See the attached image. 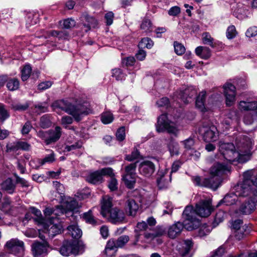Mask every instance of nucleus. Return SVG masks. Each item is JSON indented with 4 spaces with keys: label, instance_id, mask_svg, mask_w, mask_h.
<instances>
[{
    "label": "nucleus",
    "instance_id": "nucleus-40",
    "mask_svg": "<svg viewBox=\"0 0 257 257\" xmlns=\"http://www.w3.org/2000/svg\"><path fill=\"white\" fill-rule=\"evenodd\" d=\"M86 21L87 22V24H85L84 26L87 29L85 30V31L89 30L90 28H95L97 25V21L93 17L87 16L85 17Z\"/></svg>",
    "mask_w": 257,
    "mask_h": 257
},
{
    "label": "nucleus",
    "instance_id": "nucleus-30",
    "mask_svg": "<svg viewBox=\"0 0 257 257\" xmlns=\"http://www.w3.org/2000/svg\"><path fill=\"white\" fill-rule=\"evenodd\" d=\"M63 205L67 211L68 214L71 213L72 211L80 207L78 203L74 199H71L70 201H67L64 203Z\"/></svg>",
    "mask_w": 257,
    "mask_h": 257
},
{
    "label": "nucleus",
    "instance_id": "nucleus-7",
    "mask_svg": "<svg viewBox=\"0 0 257 257\" xmlns=\"http://www.w3.org/2000/svg\"><path fill=\"white\" fill-rule=\"evenodd\" d=\"M130 240L128 235H124L119 236L117 239H109L106 245L105 252L107 255L112 256L118 247H122Z\"/></svg>",
    "mask_w": 257,
    "mask_h": 257
},
{
    "label": "nucleus",
    "instance_id": "nucleus-37",
    "mask_svg": "<svg viewBox=\"0 0 257 257\" xmlns=\"http://www.w3.org/2000/svg\"><path fill=\"white\" fill-rule=\"evenodd\" d=\"M114 119L113 115L110 111H105L101 114V120L103 123H111Z\"/></svg>",
    "mask_w": 257,
    "mask_h": 257
},
{
    "label": "nucleus",
    "instance_id": "nucleus-4",
    "mask_svg": "<svg viewBox=\"0 0 257 257\" xmlns=\"http://www.w3.org/2000/svg\"><path fill=\"white\" fill-rule=\"evenodd\" d=\"M230 172V167L223 163H216L210 168L211 177L205 178L203 181V185L216 190L220 185V179L217 176L222 175Z\"/></svg>",
    "mask_w": 257,
    "mask_h": 257
},
{
    "label": "nucleus",
    "instance_id": "nucleus-48",
    "mask_svg": "<svg viewBox=\"0 0 257 257\" xmlns=\"http://www.w3.org/2000/svg\"><path fill=\"white\" fill-rule=\"evenodd\" d=\"M68 214L67 211L65 209L64 205L58 206L54 209V218H57V217L62 214Z\"/></svg>",
    "mask_w": 257,
    "mask_h": 257
},
{
    "label": "nucleus",
    "instance_id": "nucleus-27",
    "mask_svg": "<svg viewBox=\"0 0 257 257\" xmlns=\"http://www.w3.org/2000/svg\"><path fill=\"white\" fill-rule=\"evenodd\" d=\"M257 175L255 170L253 169L248 170L245 172L243 175V181L241 182L253 184V178L255 177Z\"/></svg>",
    "mask_w": 257,
    "mask_h": 257
},
{
    "label": "nucleus",
    "instance_id": "nucleus-5",
    "mask_svg": "<svg viewBox=\"0 0 257 257\" xmlns=\"http://www.w3.org/2000/svg\"><path fill=\"white\" fill-rule=\"evenodd\" d=\"M237 108L240 111H250L243 117V121L246 124L257 125V101L241 100L237 103Z\"/></svg>",
    "mask_w": 257,
    "mask_h": 257
},
{
    "label": "nucleus",
    "instance_id": "nucleus-43",
    "mask_svg": "<svg viewBox=\"0 0 257 257\" xmlns=\"http://www.w3.org/2000/svg\"><path fill=\"white\" fill-rule=\"evenodd\" d=\"M32 69L29 65H25L21 71V78L23 81L27 80L30 77Z\"/></svg>",
    "mask_w": 257,
    "mask_h": 257
},
{
    "label": "nucleus",
    "instance_id": "nucleus-56",
    "mask_svg": "<svg viewBox=\"0 0 257 257\" xmlns=\"http://www.w3.org/2000/svg\"><path fill=\"white\" fill-rule=\"evenodd\" d=\"M257 35V27L252 26L248 28L245 32V36L248 38L254 37Z\"/></svg>",
    "mask_w": 257,
    "mask_h": 257
},
{
    "label": "nucleus",
    "instance_id": "nucleus-13",
    "mask_svg": "<svg viewBox=\"0 0 257 257\" xmlns=\"http://www.w3.org/2000/svg\"><path fill=\"white\" fill-rule=\"evenodd\" d=\"M171 180V174H169V170L161 169L157 173V182L159 188L161 189L168 187Z\"/></svg>",
    "mask_w": 257,
    "mask_h": 257
},
{
    "label": "nucleus",
    "instance_id": "nucleus-6",
    "mask_svg": "<svg viewBox=\"0 0 257 257\" xmlns=\"http://www.w3.org/2000/svg\"><path fill=\"white\" fill-rule=\"evenodd\" d=\"M157 130L158 132L167 131L168 133L177 136L179 129L176 123L170 120L166 114H163L158 119Z\"/></svg>",
    "mask_w": 257,
    "mask_h": 257
},
{
    "label": "nucleus",
    "instance_id": "nucleus-53",
    "mask_svg": "<svg viewBox=\"0 0 257 257\" xmlns=\"http://www.w3.org/2000/svg\"><path fill=\"white\" fill-rule=\"evenodd\" d=\"M112 76L117 80H122L124 77V75L119 68H115L112 70Z\"/></svg>",
    "mask_w": 257,
    "mask_h": 257
},
{
    "label": "nucleus",
    "instance_id": "nucleus-58",
    "mask_svg": "<svg viewBox=\"0 0 257 257\" xmlns=\"http://www.w3.org/2000/svg\"><path fill=\"white\" fill-rule=\"evenodd\" d=\"M16 183L20 184L22 187L26 189L30 186V183L25 179L21 178L18 176H16Z\"/></svg>",
    "mask_w": 257,
    "mask_h": 257
},
{
    "label": "nucleus",
    "instance_id": "nucleus-19",
    "mask_svg": "<svg viewBox=\"0 0 257 257\" xmlns=\"http://www.w3.org/2000/svg\"><path fill=\"white\" fill-rule=\"evenodd\" d=\"M48 245L46 243L35 242L32 245V251L35 257H38L45 253L47 250Z\"/></svg>",
    "mask_w": 257,
    "mask_h": 257
},
{
    "label": "nucleus",
    "instance_id": "nucleus-63",
    "mask_svg": "<svg viewBox=\"0 0 257 257\" xmlns=\"http://www.w3.org/2000/svg\"><path fill=\"white\" fill-rule=\"evenodd\" d=\"M140 156V153L137 149H135L131 155H127L125 156V159L128 161H132L138 159Z\"/></svg>",
    "mask_w": 257,
    "mask_h": 257
},
{
    "label": "nucleus",
    "instance_id": "nucleus-11",
    "mask_svg": "<svg viewBox=\"0 0 257 257\" xmlns=\"http://www.w3.org/2000/svg\"><path fill=\"white\" fill-rule=\"evenodd\" d=\"M5 247L11 253L19 256H21L25 250L24 242L18 238H12L8 240L5 244Z\"/></svg>",
    "mask_w": 257,
    "mask_h": 257
},
{
    "label": "nucleus",
    "instance_id": "nucleus-64",
    "mask_svg": "<svg viewBox=\"0 0 257 257\" xmlns=\"http://www.w3.org/2000/svg\"><path fill=\"white\" fill-rule=\"evenodd\" d=\"M156 104L159 107H167L169 104V100L167 97H163L158 100Z\"/></svg>",
    "mask_w": 257,
    "mask_h": 257
},
{
    "label": "nucleus",
    "instance_id": "nucleus-15",
    "mask_svg": "<svg viewBox=\"0 0 257 257\" xmlns=\"http://www.w3.org/2000/svg\"><path fill=\"white\" fill-rule=\"evenodd\" d=\"M107 218L110 222L113 223H117L122 222L125 218L124 212L120 209L114 208L111 209L107 213Z\"/></svg>",
    "mask_w": 257,
    "mask_h": 257
},
{
    "label": "nucleus",
    "instance_id": "nucleus-9",
    "mask_svg": "<svg viewBox=\"0 0 257 257\" xmlns=\"http://www.w3.org/2000/svg\"><path fill=\"white\" fill-rule=\"evenodd\" d=\"M199 134L206 142H215L219 138V133L214 125H203L199 129Z\"/></svg>",
    "mask_w": 257,
    "mask_h": 257
},
{
    "label": "nucleus",
    "instance_id": "nucleus-45",
    "mask_svg": "<svg viewBox=\"0 0 257 257\" xmlns=\"http://www.w3.org/2000/svg\"><path fill=\"white\" fill-rule=\"evenodd\" d=\"M30 211L37 217L36 220L38 221L40 224L42 225L45 221V219L42 217L41 212L40 210L35 207H31L30 208Z\"/></svg>",
    "mask_w": 257,
    "mask_h": 257
},
{
    "label": "nucleus",
    "instance_id": "nucleus-14",
    "mask_svg": "<svg viewBox=\"0 0 257 257\" xmlns=\"http://www.w3.org/2000/svg\"><path fill=\"white\" fill-rule=\"evenodd\" d=\"M139 170L141 175L146 177H150L155 172V166L151 161H144L140 164Z\"/></svg>",
    "mask_w": 257,
    "mask_h": 257
},
{
    "label": "nucleus",
    "instance_id": "nucleus-18",
    "mask_svg": "<svg viewBox=\"0 0 257 257\" xmlns=\"http://www.w3.org/2000/svg\"><path fill=\"white\" fill-rule=\"evenodd\" d=\"M196 91L192 88L188 87L184 91H181L179 93L176 94L177 97L185 103L189 102V99L196 94Z\"/></svg>",
    "mask_w": 257,
    "mask_h": 257
},
{
    "label": "nucleus",
    "instance_id": "nucleus-23",
    "mask_svg": "<svg viewBox=\"0 0 257 257\" xmlns=\"http://www.w3.org/2000/svg\"><path fill=\"white\" fill-rule=\"evenodd\" d=\"M67 231L68 233L75 239L79 238L82 233L81 230L78 227L76 224H73L68 226Z\"/></svg>",
    "mask_w": 257,
    "mask_h": 257
},
{
    "label": "nucleus",
    "instance_id": "nucleus-10",
    "mask_svg": "<svg viewBox=\"0 0 257 257\" xmlns=\"http://www.w3.org/2000/svg\"><path fill=\"white\" fill-rule=\"evenodd\" d=\"M42 225L44 228L43 231L51 237L60 233L62 228L58 218L53 220H45Z\"/></svg>",
    "mask_w": 257,
    "mask_h": 257
},
{
    "label": "nucleus",
    "instance_id": "nucleus-49",
    "mask_svg": "<svg viewBox=\"0 0 257 257\" xmlns=\"http://www.w3.org/2000/svg\"><path fill=\"white\" fill-rule=\"evenodd\" d=\"M55 160L54 154L52 152L46 156L43 159H37V161L40 165H43L46 163H52Z\"/></svg>",
    "mask_w": 257,
    "mask_h": 257
},
{
    "label": "nucleus",
    "instance_id": "nucleus-34",
    "mask_svg": "<svg viewBox=\"0 0 257 257\" xmlns=\"http://www.w3.org/2000/svg\"><path fill=\"white\" fill-rule=\"evenodd\" d=\"M7 87L11 91L17 90L20 85L19 81L18 79L14 78L8 79Z\"/></svg>",
    "mask_w": 257,
    "mask_h": 257
},
{
    "label": "nucleus",
    "instance_id": "nucleus-22",
    "mask_svg": "<svg viewBox=\"0 0 257 257\" xmlns=\"http://www.w3.org/2000/svg\"><path fill=\"white\" fill-rule=\"evenodd\" d=\"M206 97V92L205 91L201 92L196 101V106L201 111H205L208 108L207 104H205L204 101Z\"/></svg>",
    "mask_w": 257,
    "mask_h": 257
},
{
    "label": "nucleus",
    "instance_id": "nucleus-8",
    "mask_svg": "<svg viewBox=\"0 0 257 257\" xmlns=\"http://www.w3.org/2000/svg\"><path fill=\"white\" fill-rule=\"evenodd\" d=\"M192 210L194 212L193 217L197 219L196 215L198 214L201 217H206L208 216L213 211V207L211 205V200L209 199L205 200H201L196 204L195 210ZM197 220H198L197 219Z\"/></svg>",
    "mask_w": 257,
    "mask_h": 257
},
{
    "label": "nucleus",
    "instance_id": "nucleus-38",
    "mask_svg": "<svg viewBox=\"0 0 257 257\" xmlns=\"http://www.w3.org/2000/svg\"><path fill=\"white\" fill-rule=\"evenodd\" d=\"M154 45L153 41L149 38H144L142 39L139 44V47L140 49L147 48L151 49Z\"/></svg>",
    "mask_w": 257,
    "mask_h": 257
},
{
    "label": "nucleus",
    "instance_id": "nucleus-50",
    "mask_svg": "<svg viewBox=\"0 0 257 257\" xmlns=\"http://www.w3.org/2000/svg\"><path fill=\"white\" fill-rule=\"evenodd\" d=\"M210 231V227L204 224L200 226L198 230V235L200 237H202L208 234Z\"/></svg>",
    "mask_w": 257,
    "mask_h": 257
},
{
    "label": "nucleus",
    "instance_id": "nucleus-51",
    "mask_svg": "<svg viewBox=\"0 0 257 257\" xmlns=\"http://www.w3.org/2000/svg\"><path fill=\"white\" fill-rule=\"evenodd\" d=\"M34 111L38 113L45 112L48 111V106L46 103H39L35 105Z\"/></svg>",
    "mask_w": 257,
    "mask_h": 257
},
{
    "label": "nucleus",
    "instance_id": "nucleus-35",
    "mask_svg": "<svg viewBox=\"0 0 257 257\" xmlns=\"http://www.w3.org/2000/svg\"><path fill=\"white\" fill-rule=\"evenodd\" d=\"M84 218L85 221L93 225H96L100 224L99 221L96 220L92 214L91 211L85 213L83 214Z\"/></svg>",
    "mask_w": 257,
    "mask_h": 257
},
{
    "label": "nucleus",
    "instance_id": "nucleus-3",
    "mask_svg": "<svg viewBox=\"0 0 257 257\" xmlns=\"http://www.w3.org/2000/svg\"><path fill=\"white\" fill-rule=\"evenodd\" d=\"M52 106L56 112H58L60 109L63 110L72 115L77 121L80 120L81 115L86 113L84 105L80 104H73L68 100H57L54 102Z\"/></svg>",
    "mask_w": 257,
    "mask_h": 257
},
{
    "label": "nucleus",
    "instance_id": "nucleus-61",
    "mask_svg": "<svg viewBox=\"0 0 257 257\" xmlns=\"http://www.w3.org/2000/svg\"><path fill=\"white\" fill-rule=\"evenodd\" d=\"M213 38L207 33H203V43L205 44H208L211 47H213Z\"/></svg>",
    "mask_w": 257,
    "mask_h": 257
},
{
    "label": "nucleus",
    "instance_id": "nucleus-41",
    "mask_svg": "<svg viewBox=\"0 0 257 257\" xmlns=\"http://www.w3.org/2000/svg\"><path fill=\"white\" fill-rule=\"evenodd\" d=\"M137 163H132L125 167V173L123 175L136 176V169Z\"/></svg>",
    "mask_w": 257,
    "mask_h": 257
},
{
    "label": "nucleus",
    "instance_id": "nucleus-12",
    "mask_svg": "<svg viewBox=\"0 0 257 257\" xmlns=\"http://www.w3.org/2000/svg\"><path fill=\"white\" fill-rule=\"evenodd\" d=\"M223 93L225 97V103L227 106L233 105L235 101L236 91L235 87L230 83H225L223 86Z\"/></svg>",
    "mask_w": 257,
    "mask_h": 257
},
{
    "label": "nucleus",
    "instance_id": "nucleus-62",
    "mask_svg": "<svg viewBox=\"0 0 257 257\" xmlns=\"http://www.w3.org/2000/svg\"><path fill=\"white\" fill-rule=\"evenodd\" d=\"M116 137L119 141H122L125 139V128L121 127L118 129L116 133Z\"/></svg>",
    "mask_w": 257,
    "mask_h": 257
},
{
    "label": "nucleus",
    "instance_id": "nucleus-31",
    "mask_svg": "<svg viewBox=\"0 0 257 257\" xmlns=\"http://www.w3.org/2000/svg\"><path fill=\"white\" fill-rule=\"evenodd\" d=\"M2 188L9 193H13L15 189V185L11 179H8L2 184Z\"/></svg>",
    "mask_w": 257,
    "mask_h": 257
},
{
    "label": "nucleus",
    "instance_id": "nucleus-55",
    "mask_svg": "<svg viewBox=\"0 0 257 257\" xmlns=\"http://www.w3.org/2000/svg\"><path fill=\"white\" fill-rule=\"evenodd\" d=\"M9 116V114L7 110L4 108V105L0 103V120L2 122H4Z\"/></svg>",
    "mask_w": 257,
    "mask_h": 257
},
{
    "label": "nucleus",
    "instance_id": "nucleus-52",
    "mask_svg": "<svg viewBox=\"0 0 257 257\" xmlns=\"http://www.w3.org/2000/svg\"><path fill=\"white\" fill-rule=\"evenodd\" d=\"M11 202L8 198H4L0 205V209L8 212L11 209Z\"/></svg>",
    "mask_w": 257,
    "mask_h": 257
},
{
    "label": "nucleus",
    "instance_id": "nucleus-1",
    "mask_svg": "<svg viewBox=\"0 0 257 257\" xmlns=\"http://www.w3.org/2000/svg\"><path fill=\"white\" fill-rule=\"evenodd\" d=\"M236 143L237 151L232 143H220L219 151L223 157L229 163L235 161L242 162V157L250 154L253 142L247 136H244L237 139Z\"/></svg>",
    "mask_w": 257,
    "mask_h": 257
},
{
    "label": "nucleus",
    "instance_id": "nucleus-20",
    "mask_svg": "<svg viewBox=\"0 0 257 257\" xmlns=\"http://www.w3.org/2000/svg\"><path fill=\"white\" fill-rule=\"evenodd\" d=\"M193 246V243L191 240H186L179 242L176 245V249L182 256L186 255Z\"/></svg>",
    "mask_w": 257,
    "mask_h": 257
},
{
    "label": "nucleus",
    "instance_id": "nucleus-25",
    "mask_svg": "<svg viewBox=\"0 0 257 257\" xmlns=\"http://www.w3.org/2000/svg\"><path fill=\"white\" fill-rule=\"evenodd\" d=\"M102 180V177L99 171L90 173L87 177V181L93 184L101 182Z\"/></svg>",
    "mask_w": 257,
    "mask_h": 257
},
{
    "label": "nucleus",
    "instance_id": "nucleus-29",
    "mask_svg": "<svg viewBox=\"0 0 257 257\" xmlns=\"http://www.w3.org/2000/svg\"><path fill=\"white\" fill-rule=\"evenodd\" d=\"M255 203L252 200H249L247 203L242 205L240 210L243 214H250L254 209Z\"/></svg>",
    "mask_w": 257,
    "mask_h": 257
},
{
    "label": "nucleus",
    "instance_id": "nucleus-46",
    "mask_svg": "<svg viewBox=\"0 0 257 257\" xmlns=\"http://www.w3.org/2000/svg\"><path fill=\"white\" fill-rule=\"evenodd\" d=\"M49 34L50 36L53 37H56L59 39H65L68 37V34L65 31H51L49 32Z\"/></svg>",
    "mask_w": 257,
    "mask_h": 257
},
{
    "label": "nucleus",
    "instance_id": "nucleus-44",
    "mask_svg": "<svg viewBox=\"0 0 257 257\" xmlns=\"http://www.w3.org/2000/svg\"><path fill=\"white\" fill-rule=\"evenodd\" d=\"M237 34L236 28L234 26H229L226 32V36L228 39L231 40L234 38Z\"/></svg>",
    "mask_w": 257,
    "mask_h": 257
},
{
    "label": "nucleus",
    "instance_id": "nucleus-28",
    "mask_svg": "<svg viewBox=\"0 0 257 257\" xmlns=\"http://www.w3.org/2000/svg\"><path fill=\"white\" fill-rule=\"evenodd\" d=\"M242 221L241 219H237L234 220L232 223V228L236 230L235 236L238 239L242 237L243 234L242 232L244 230V228H241Z\"/></svg>",
    "mask_w": 257,
    "mask_h": 257
},
{
    "label": "nucleus",
    "instance_id": "nucleus-33",
    "mask_svg": "<svg viewBox=\"0 0 257 257\" xmlns=\"http://www.w3.org/2000/svg\"><path fill=\"white\" fill-rule=\"evenodd\" d=\"M123 180L128 188H133L136 181V176L123 175Z\"/></svg>",
    "mask_w": 257,
    "mask_h": 257
},
{
    "label": "nucleus",
    "instance_id": "nucleus-39",
    "mask_svg": "<svg viewBox=\"0 0 257 257\" xmlns=\"http://www.w3.org/2000/svg\"><path fill=\"white\" fill-rule=\"evenodd\" d=\"M237 200V196L235 193L226 195L223 198V201L226 203L227 205H230L236 203Z\"/></svg>",
    "mask_w": 257,
    "mask_h": 257
},
{
    "label": "nucleus",
    "instance_id": "nucleus-47",
    "mask_svg": "<svg viewBox=\"0 0 257 257\" xmlns=\"http://www.w3.org/2000/svg\"><path fill=\"white\" fill-rule=\"evenodd\" d=\"M40 125L43 128L50 127L51 125L50 116L48 114L42 116L40 119Z\"/></svg>",
    "mask_w": 257,
    "mask_h": 257
},
{
    "label": "nucleus",
    "instance_id": "nucleus-24",
    "mask_svg": "<svg viewBox=\"0 0 257 257\" xmlns=\"http://www.w3.org/2000/svg\"><path fill=\"white\" fill-rule=\"evenodd\" d=\"M49 140L47 141V144H50L52 143L55 142L59 140L61 135V127L56 126L54 131H49Z\"/></svg>",
    "mask_w": 257,
    "mask_h": 257
},
{
    "label": "nucleus",
    "instance_id": "nucleus-59",
    "mask_svg": "<svg viewBox=\"0 0 257 257\" xmlns=\"http://www.w3.org/2000/svg\"><path fill=\"white\" fill-rule=\"evenodd\" d=\"M73 122V118L69 116H64L61 118V123L65 128H67L68 125Z\"/></svg>",
    "mask_w": 257,
    "mask_h": 257
},
{
    "label": "nucleus",
    "instance_id": "nucleus-57",
    "mask_svg": "<svg viewBox=\"0 0 257 257\" xmlns=\"http://www.w3.org/2000/svg\"><path fill=\"white\" fill-rule=\"evenodd\" d=\"M44 214L46 219L45 220H53L54 218V209L51 208H46L44 211Z\"/></svg>",
    "mask_w": 257,
    "mask_h": 257
},
{
    "label": "nucleus",
    "instance_id": "nucleus-2",
    "mask_svg": "<svg viewBox=\"0 0 257 257\" xmlns=\"http://www.w3.org/2000/svg\"><path fill=\"white\" fill-rule=\"evenodd\" d=\"M194 214L192 206H187L182 214L184 219L183 224L177 222L170 226L168 230V236L171 238H175L180 235L184 227L188 230H192L197 228L200 225V222L199 220L193 217Z\"/></svg>",
    "mask_w": 257,
    "mask_h": 257
},
{
    "label": "nucleus",
    "instance_id": "nucleus-36",
    "mask_svg": "<svg viewBox=\"0 0 257 257\" xmlns=\"http://www.w3.org/2000/svg\"><path fill=\"white\" fill-rule=\"evenodd\" d=\"M72 254H77L83 251L84 247L80 245L76 240L71 241Z\"/></svg>",
    "mask_w": 257,
    "mask_h": 257
},
{
    "label": "nucleus",
    "instance_id": "nucleus-32",
    "mask_svg": "<svg viewBox=\"0 0 257 257\" xmlns=\"http://www.w3.org/2000/svg\"><path fill=\"white\" fill-rule=\"evenodd\" d=\"M60 252L61 254L64 256H68L72 254L71 241L64 242L60 248Z\"/></svg>",
    "mask_w": 257,
    "mask_h": 257
},
{
    "label": "nucleus",
    "instance_id": "nucleus-26",
    "mask_svg": "<svg viewBox=\"0 0 257 257\" xmlns=\"http://www.w3.org/2000/svg\"><path fill=\"white\" fill-rule=\"evenodd\" d=\"M168 150L171 156H178L180 154V147L178 143L173 140H171L168 144Z\"/></svg>",
    "mask_w": 257,
    "mask_h": 257
},
{
    "label": "nucleus",
    "instance_id": "nucleus-60",
    "mask_svg": "<svg viewBox=\"0 0 257 257\" xmlns=\"http://www.w3.org/2000/svg\"><path fill=\"white\" fill-rule=\"evenodd\" d=\"M54 187L55 188L57 192L60 194H63L65 192L64 186L58 181H54L53 182Z\"/></svg>",
    "mask_w": 257,
    "mask_h": 257
},
{
    "label": "nucleus",
    "instance_id": "nucleus-42",
    "mask_svg": "<svg viewBox=\"0 0 257 257\" xmlns=\"http://www.w3.org/2000/svg\"><path fill=\"white\" fill-rule=\"evenodd\" d=\"M141 29L144 32L148 33L152 31V24L151 21L149 19H144L141 25Z\"/></svg>",
    "mask_w": 257,
    "mask_h": 257
},
{
    "label": "nucleus",
    "instance_id": "nucleus-17",
    "mask_svg": "<svg viewBox=\"0 0 257 257\" xmlns=\"http://www.w3.org/2000/svg\"><path fill=\"white\" fill-rule=\"evenodd\" d=\"M251 184L240 182L235 187L236 195L239 197H245L251 193Z\"/></svg>",
    "mask_w": 257,
    "mask_h": 257
},
{
    "label": "nucleus",
    "instance_id": "nucleus-16",
    "mask_svg": "<svg viewBox=\"0 0 257 257\" xmlns=\"http://www.w3.org/2000/svg\"><path fill=\"white\" fill-rule=\"evenodd\" d=\"M139 208V205L134 199L130 198L126 201L125 210L128 215L132 216H135Z\"/></svg>",
    "mask_w": 257,
    "mask_h": 257
},
{
    "label": "nucleus",
    "instance_id": "nucleus-21",
    "mask_svg": "<svg viewBox=\"0 0 257 257\" xmlns=\"http://www.w3.org/2000/svg\"><path fill=\"white\" fill-rule=\"evenodd\" d=\"M112 206V198L108 196H104L102 198L101 203V214L103 217H107V213L111 210Z\"/></svg>",
    "mask_w": 257,
    "mask_h": 257
},
{
    "label": "nucleus",
    "instance_id": "nucleus-54",
    "mask_svg": "<svg viewBox=\"0 0 257 257\" xmlns=\"http://www.w3.org/2000/svg\"><path fill=\"white\" fill-rule=\"evenodd\" d=\"M174 47L175 53L179 55L183 54L185 51L184 46L177 42H174Z\"/></svg>",
    "mask_w": 257,
    "mask_h": 257
}]
</instances>
